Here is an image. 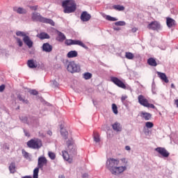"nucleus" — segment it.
<instances>
[{
    "label": "nucleus",
    "instance_id": "33",
    "mask_svg": "<svg viewBox=\"0 0 178 178\" xmlns=\"http://www.w3.org/2000/svg\"><path fill=\"white\" fill-rule=\"evenodd\" d=\"M93 138L95 143H99L101 141V138H99V134L98 133H94Z\"/></svg>",
    "mask_w": 178,
    "mask_h": 178
},
{
    "label": "nucleus",
    "instance_id": "30",
    "mask_svg": "<svg viewBox=\"0 0 178 178\" xmlns=\"http://www.w3.org/2000/svg\"><path fill=\"white\" fill-rule=\"evenodd\" d=\"M113 8L115 9V10H118V12L124 10V6L120 5H115L113 6Z\"/></svg>",
    "mask_w": 178,
    "mask_h": 178
},
{
    "label": "nucleus",
    "instance_id": "16",
    "mask_svg": "<svg viewBox=\"0 0 178 178\" xmlns=\"http://www.w3.org/2000/svg\"><path fill=\"white\" fill-rule=\"evenodd\" d=\"M57 38L56 40L59 41V42H63L65 40H66V35L65 34L59 31H57Z\"/></svg>",
    "mask_w": 178,
    "mask_h": 178
},
{
    "label": "nucleus",
    "instance_id": "2",
    "mask_svg": "<svg viewBox=\"0 0 178 178\" xmlns=\"http://www.w3.org/2000/svg\"><path fill=\"white\" fill-rule=\"evenodd\" d=\"M67 151L63 152V158L69 163H72L73 162V159L70 158V156H73V155H76L77 152L76 150V146L73 143V140L70 139L67 141Z\"/></svg>",
    "mask_w": 178,
    "mask_h": 178
},
{
    "label": "nucleus",
    "instance_id": "41",
    "mask_svg": "<svg viewBox=\"0 0 178 178\" xmlns=\"http://www.w3.org/2000/svg\"><path fill=\"white\" fill-rule=\"evenodd\" d=\"M112 110L113 113H115V115H118V106H116V104H112Z\"/></svg>",
    "mask_w": 178,
    "mask_h": 178
},
{
    "label": "nucleus",
    "instance_id": "49",
    "mask_svg": "<svg viewBox=\"0 0 178 178\" xmlns=\"http://www.w3.org/2000/svg\"><path fill=\"white\" fill-rule=\"evenodd\" d=\"M146 108H151L152 109H155V106L152 104H147V106H146Z\"/></svg>",
    "mask_w": 178,
    "mask_h": 178
},
{
    "label": "nucleus",
    "instance_id": "29",
    "mask_svg": "<svg viewBox=\"0 0 178 178\" xmlns=\"http://www.w3.org/2000/svg\"><path fill=\"white\" fill-rule=\"evenodd\" d=\"M82 76H83V79H84L85 80H90V79L92 77V74L90 72H85L83 74Z\"/></svg>",
    "mask_w": 178,
    "mask_h": 178
},
{
    "label": "nucleus",
    "instance_id": "24",
    "mask_svg": "<svg viewBox=\"0 0 178 178\" xmlns=\"http://www.w3.org/2000/svg\"><path fill=\"white\" fill-rule=\"evenodd\" d=\"M79 55V53H77V51L76 50H72L69 51L67 54V58H77V56Z\"/></svg>",
    "mask_w": 178,
    "mask_h": 178
},
{
    "label": "nucleus",
    "instance_id": "26",
    "mask_svg": "<svg viewBox=\"0 0 178 178\" xmlns=\"http://www.w3.org/2000/svg\"><path fill=\"white\" fill-rule=\"evenodd\" d=\"M147 63L149 65V66H156L158 64L156 63V60L154 58H149L147 60Z\"/></svg>",
    "mask_w": 178,
    "mask_h": 178
},
{
    "label": "nucleus",
    "instance_id": "36",
    "mask_svg": "<svg viewBox=\"0 0 178 178\" xmlns=\"http://www.w3.org/2000/svg\"><path fill=\"white\" fill-rule=\"evenodd\" d=\"M40 168L38 167L33 170V178H38V173L40 172Z\"/></svg>",
    "mask_w": 178,
    "mask_h": 178
},
{
    "label": "nucleus",
    "instance_id": "42",
    "mask_svg": "<svg viewBox=\"0 0 178 178\" xmlns=\"http://www.w3.org/2000/svg\"><path fill=\"white\" fill-rule=\"evenodd\" d=\"M115 26H126V22L124 21H119L115 22Z\"/></svg>",
    "mask_w": 178,
    "mask_h": 178
},
{
    "label": "nucleus",
    "instance_id": "28",
    "mask_svg": "<svg viewBox=\"0 0 178 178\" xmlns=\"http://www.w3.org/2000/svg\"><path fill=\"white\" fill-rule=\"evenodd\" d=\"M17 99L23 104H29V100L26 99V97L24 96H22V95H18Z\"/></svg>",
    "mask_w": 178,
    "mask_h": 178
},
{
    "label": "nucleus",
    "instance_id": "11",
    "mask_svg": "<svg viewBox=\"0 0 178 178\" xmlns=\"http://www.w3.org/2000/svg\"><path fill=\"white\" fill-rule=\"evenodd\" d=\"M22 40L25 45L28 46V48H33L34 42H33V40H31L30 36L26 35L24 38H23Z\"/></svg>",
    "mask_w": 178,
    "mask_h": 178
},
{
    "label": "nucleus",
    "instance_id": "62",
    "mask_svg": "<svg viewBox=\"0 0 178 178\" xmlns=\"http://www.w3.org/2000/svg\"><path fill=\"white\" fill-rule=\"evenodd\" d=\"M171 88H175V84L174 83L171 84Z\"/></svg>",
    "mask_w": 178,
    "mask_h": 178
},
{
    "label": "nucleus",
    "instance_id": "4",
    "mask_svg": "<svg viewBox=\"0 0 178 178\" xmlns=\"http://www.w3.org/2000/svg\"><path fill=\"white\" fill-rule=\"evenodd\" d=\"M27 146L33 149H40L42 147V142L40 139H31L27 142Z\"/></svg>",
    "mask_w": 178,
    "mask_h": 178
},
{
    "label": "nucleus",
    "instance_id": "61",
    "mask_svg": "<svg viewBox=\"0 0 178 178\" xmlns=\"http://www.w3.org/2000/svg\"><path fill=\"white\" fill-rule=\"evenodd\" d=\"M58 178H65V175H60L58 176Z\"/></svg>",
    "mask_w": 178,
    "mask_h": 178
},
{
    "label": "nucleus",
    "instance_id": "8",
    "mask_svg": "<svg viewBox=\"0 0 178 178\" xmlns=\"http://www.w3.org/2000/svg\"><path fill=\"white\" fill-rule=\"evenodd\" d=\"M48 163V160H47V158L45 156H40L38 159V167L42 170L44 169V165H47Z\"/></svg>",
    "mask_w": 178,
    "mask_h": 178
},
{
    "label": "nucleus",
    "instance_id": "56",
    "mask_svg": "<svg viewBox=\"0 0 178 178\" xmlns=\"http://www.w3.org/2000/svg\"><path fill=\"white\" fill-rule=\"evenodd\" d=\"M125 149H126V151H130V149H131V148L130 147V146H126Z\"/></svg>",
    "mask_w": 178,
    "mask_h": 178
},
{
    "label": "nucleus",
    "instance_id": "25",
    "mask_svg": "<svg viewBox=\"0 0 178 178\" xmlns=\"http://www.w3.org/2000/svg\"><path fill=\"white\" fill-rule=\"evenodd\" d=\"M113 129L115 131H122V125H120V123L115 122L112 125Z\"/></svg>",
    "mask_w": 178,
    "mask_h": 178
},
{
    "label": "nucleus",
    "instance_id": "45",
    "mask_svg": "<svg viewBox=\"0 0 178 178\" xmlns=\"http://www.w3.org/2000/svg\"><path fill=\"white\" fill-rule=\"evenodd\" d=\"M65 44H66L67 45H73V40H72V39L67 40L65 41Z\"/></svg>",
    "mask_w": 178,
    "mask_h": 178
},
{
    "label": "nucleus",
    "instance_id": "38",
    "mask_svg": "<svg viewBox=\"0 0 178 178\" xmlns=\"http://www.w3.org/2000/svg\"><path fill=\"white\" fill-rule=\"evenodd\" d=\"M125 57L127 58V59H134V54H133V53L131 52H126Z\"/></svg>",
    "mask_w": 178,
    "mask_h": 178
},
{
    "label": "nucleus",
    "instance_id": "54",
    "mask_svg": "<svg viewBox=\"0 0 178 178\" xmlns=\"http://www.w3.org/2000/svg\"><path fill=\"white\" fill-rule=\"evenodd\" d=\"M82 178H88V174L84 173L82 175Z\"/></svg>",
    "mask_w": 178,
    "mask_h": 178
},
{
    "label": "nucleus",
    "instance_id": "3",
    "mask_svg": "<svg viewBox=\"0 0 178 178\" xmlns=\"http://www.w3.org/2000/svg\"><path fill=\"white\" fill-rule=\"evenodd\" d=\"M64 13H74L77 9V5L74 0H64L62 2Z\"/></svg>",
    "mask_w": 178,
    "mask_h": 178
},
{
    "label": "nucleus",
    "instance_id": "20",
    "mask_svg": "<svg viewBox=\"0 0 178 178\" xmlns=\"http://www.w3.org/2000/svg\"><path fill=\"white\" fill-rule=\"evenodd\" d=\"M141 118L145 119V120H151V118H152V115L149 113L142 111L140 113Z\"/></svg>",
    "mask_w": 178,
    "mask_h": 178
},
{
    "label": "nucleus",
    "instance_id": "22",
    "mask_svg": "<svg viewBox=\"0 0 178 178\" xmlns=\"http://www.w3.org/2000/svg\"><path fill=\"white\" fill-rule=\"evenodd\" d=\"M37 37H38L40 40H49V38H51V36H49V35L45 32L40 33L37 35Z\"/></svg>",
    "mask_w": 178,
    "mask_h": 178
},
{
    "label": "nucleus",
    "instance_id": "39",
    "mask_svg": "<svg viewBox=\"0 0 178 178\" xmlns=\"http://www.w3.org/2000/svg\"><path fill=\"white\" fill-rule=\"evenodd\" d=\"M48 156L51 159V161H55V159L56 158V155L52 152H48Z\"/></svg>",
    "mask_w": 178,
    "mask_h": 178
},
{
    "label": "nucleus",
    "instance_id": "57",
    "mask_svg": "<svg viewBox=\"0 0 178 178\" xmlns=\"http://www.w3.org/2000/svg\"><path fill=\"white\" fill-rule=\"evenodd\" d=\"M113 30H115V31H119L120 30V27H114Z\"/></svg>",
    "mask_w": 178,
    "mask_h": 178
},
{
    "label": "nucleus",
    "instance_id": "44",
    "mask_svg": "<svg viewBox=\"0 0 178 178\" xmlns=\"http://www.w3.org/2000/svg\"><path fill=\"white\" fill-rule=\"evenodd\" d=\"M29 92L31 94V95H38V91L35 90H30Z\"/></svg>",
    "mask_w": 178,
    "mask_h": 178
},
{
    "label": "nucleus",
    "instance_id": "15",
    "mask_svg": "<svg viewBox=\"0 0 178 178\" xmlns=\"http://www.w3.org/2000/svg\"><path fill=\"white\" fill-rule=\"evenodd\" d=\"M14 12H16L19 15H26L27 13V10L26 8H22V7H14L13 8Z\"/></svg>",
    "mask_w": 178,
    "mask_h": 178
},
{
    "label": "nucleus",
    "instance_id": "7",
    "mask_svg": "<svg viewBox=\"0 0 178 178\" xmlns=\"http://www.w3.org/2000/svg\"><path fill=\"white\" fill-rule=\"evenodd\" d=\"M155 151L159 153V154L161 155L163 158H168L169 155H170L169 152H168L165 147H156Z\"/></svg>",
    "mask_w": 178,
    "mask_h": 178
},
{
    "label": "nucleus",
    "instance_id": "27",
    "mask_svg": "<svg viewBox=\"0 0 178 178\" xmlns=\"http://www.w3.org/2000/svg\"><path fill=\"white\" fill-rule=\"evenodd\" d=\"M27 65L31 69H35V67H37V65L34 63V60H29Z\"/></svg>",
    "mask_w": 178,
    "mask_h": 178
},
{
    "label": "nucleus",
    "instance_id": "47",
    "mask_svg": "<svg viewBox=\"0 0 178 178\" xmlns=\"http://www.w3.org/2000/svg\"><path fill=\"white\" fill-rule=\"evenodd\" d=\"M3 148L4 149H7L8 151H9V149H10L9 145L7 144V143L3 144Z\"/></svg>",
    "mask_w": 178,
    "mask_h": 178
},
{
    "label": "nucleus",
    "instance_id": "17",
    "mask_svg": "<svg viewBox=\"0 0 178 178\" xmlns=\"http://www.w3.org/2000/svg\"><path fill=\"white\" fill-rule=\"evenodd\" d=\"M166 23H167V26H168V27H169V29H170L172 27H175V26H176V21H175V19H173L170 17H167Z\"/></svg>",
    "mask_w": 178,
    "mask_h": 178
},
{
    "label": "nucleus",
    "instance_id": "9",
    "mask_svg": "<svg viewBox=\"0 0 178 178\" xmlns=\"http://www.w3.org/2000/svg\"><path fill=\"white\" fill-rule=\"evenodd\" d=\"M147 27L149 29V30L158 31V30H161V24L156 21L152 22L148 24Z\"/></svg>",
    "mask_w": 178,
    "mask_h": 178
},
{
    "label": "nucleus",
    "instance_id": "21",
    "mask_svg": "<svg viewBox=\"0 0 178 178\" xmlns=\"http://www.w3.org/2000/svg\"><path fill=\"white\" fill-rule=\"evenodd\" d=\"M60 134L65 140H67V136H69V132L66 129H63V125L60 124Z\"/></svg>",
    "mask_w": 178,
    "mask_h": 178
},
{
    "label": "nucleus",
    "instance_id": "37",
    "mask_svg": "<svg viewBox=\"0 0 178 178\" xmlns=\"http://www.w3.org/2000/svg\"><path fill=\"white\" fill-rule=\"evenodd\" d=\"M16 35H17V37H23V38H24L27 35V34H26V33L23 31H17L16 32Z\"/></svg>",
    "mask_w": 178,
    "mask_h": 178
},
{
    "label": "nucleus",
    "instance_id": "5",
    "mask_svg": "<svg viewBox=\"0 0 178 178\" xmlns=\"http://www.w3.org/2000/svg\"><path fill=\"white\" fill-rule=\"evenodd\" d=\"M67 70L70 73H79L80 72V65L76 63L74 61H71L68 63Z\"/></svg>",
    "mask_w": 178,
    "mask_h": 178
},
{
    "label": "nucleus",
    "instance_id": "13",
    "mask_svg": "<svg viewBox=\"0 0 178 178\" xmlns=\"http://www.w3.org/2000/svg\"><path fill=\"white\" fill-rule=\"evenodd\" d=\"M42 16L39 13L34 12L32 14V20L33 22H42Z\"/></svg>",
    "mask_w": 178,
    "mask_h": 178
},
{
    "label": "nucleus",
    "instance_id": "18",
    "mask_svg": "<svg viewBox=\"0 0 178 178\" xmlns=\"http://www.w3.org/2000/svg\"><path fill=\"white\" fill-rule=\"evenodd\" d=\"M72 45H79V47H82V48H84L85 49H88V47L81 40H72Z\"/></svg>",
    "mask_w": 178,
    "mask_h": 178
},
{
    "label": "nucleus",
    "instance_id": "58",
    "mask_svg": "<svg viewBox=\"0 0 178 178\" xmlns=\"http://www.w3.org/2000/svg\"><path fill=\"white\" fill-rule=\"evenodd\" d=\"M22 178H33V177L30 175H26V176L22 177Z\"/></svg>",
    "mask_w": 178,
    "mask_h": 178
},
{
    "label": "nucleus",
    "instance_id": "23",
    "mask_svg": "<svg viewBox=\"0 0 178 178\" xmlns=\"http://www.w3.org/2000/svg\"><path fill=\"white\" fill-rule=\"evenodd\" d=\"M41 23H46L47 24H50L51 26H55V22L54 20L45 17L42 18Z\"/></svg>",
    "mask_w": 178,
    "mask_h": 178
},
{
    "label": "nucleus",
    "instance_id": "53",
    "mask_svg": "<svg viewBox=\"0 0 178 178\" xmlns=\"http://www.w3.org/2000/svg\"><path fill=\"white\" fill-rule=\"evenodd\" d=\"M24 133L26 137H30V134L27 131H26V129H24Z\"/></svg>",
    "mask_w": 178,
    "mask_h": 178
},
{
    "label": "nucleus",
    "instance_id": "35",
    "mask_svg": "<svg viewBox=\"0 0 178 178\" xmlns=\"http://www.w3.org/2000/svg\"><path fill=\"white\" fill-rule=\"evenodd\" d=\"M106 19L108 20V22H118V18L113 17L111 15H106Z\"/></svg>",
    "mask_w": 178,
    "mask_h": 178
},
{
    "label": "nucleus",
    "instance_id": "59",
    "mask_svg": "<svg viewBox=\"0 0 178 178\" xmlns=\"http://www.w3.org/2000/svg\"><path fill=\"white\" fill-rule=\"evenodd\" d=\"M47 134H49V136H52V131H48Z\"/></svg>",
    "mask_w": 178,
    "mask_h": 178
},
{
    "label": "nucleus",
    "instance_id": "1",
    "mask_svg": "<svg viewBox=\"0 0 178 178\" xmlns=\"http://www.w3.org/2000/svg\"><path fill=\"white\" fill-rule=\"evenodd\" d=\"M120 161L118 159L108 158L106 163V168L113 176H119L123 173L127 167L119 166Z\"/></svg>",
    "mask_w": 178,
    "mask_h": 178
},
{
    "label": "nucleus",
    "instance_id": "43",
    "mask_svg": "<svg viewBox=\"0 0 178 178\" xmlns=\"http://www.w3.org/2000/svg\"><path fill=\"white\" fill-rule=\"evenodd\" d=\"M145 126L147 127V129H152V127H154V123L151 122H147L145 123Z\"/></svg>",
    "mask_w": 178,
    "mask_h": 178
},
{
    "label": "nucleus",
    "instance_id": "51",
    "mask_svg": "<svg viewBox=\"0 0 178 178\" xmlns=\"http://www.w3.org/2000/svg\"><path fill=\"white\" fill-rule=\"evenodd\" d=\"M4 90H5V85L0 86V92H3Z\"/></svg>",
    "mask_w": 178,
    "mask_h": 178
},
{
    "label": "nucleus",
    "instance_id": "19",
    "mask_svg": "<svg viewBox=\"0 0 178 178\" xmlns=\"http://www.w3.org/2000/svg\"><path fill=\"white\" fill-rule=\"evenodd\" d=\"M157 74L159 77L165 83H169V79H168V76H166V74L163 72H157Z\"/></svg>",
    "mask_w": 178,
    "mask_h": 178
},
{
    "label": "nucleus",
    "instance_id": "46",
    "mask_svg": "<svg viewBox=\"0 0 178 178\" xmlns=\"http://www.w3.org/2000/svg\"><path fill=\"white\" fill-rule=\"evenodd\" d=\"M29 8L31 9V10H37V9H38V6H30Z\"/></svg>",
    "mask_w": 178,
    "mask_h": 178
},
{
    "label": "nucleus",
    "instance_id": "14",
    "mask_svg": "<svg viewBox=\"0 0 178 178\" xmlns=\"http://www.w3.org/2000/svg\"><path fill=\"white\" fill-rule=\"evenodd\" d=\"M42 49L43 52H52V45L49 43H44L42 46Z\"/></svg>",
    "mask_w": 178,
    "mask_h": 178
},
{
    "label": "nucleus",
    "instance_id": "48",
    "mask_svg": "<svg viewBox=\"0 0 178 178\" xmlns=\"http://www.w3.org/2000/svg\"><path fill=\"white\" fill-rule=\"evenodd\" d=\"M52 84L54 87H59V83L56 81H52Z\"/></svg>",
    "mask_w": 178,
    "mask_h": 178
},
{
    "label": "nucleus",
    "instance_id": "31",
    "mask_svg": "<svg viewBox=\"0 0 178 178\" xmlns=\"http://www.w3.org/2000/svg\"><path fill=\"white\" fill-rule=\"evenodd\" d=\"M9 170L10 173H15L16 172V164L15 163H11L9 166Z\"/></svg>",
    "mask_w": 178,
    "mask_h": 178
},
{
    "label": "nucleus",
    "instance_id": "50",
    "mask_svg": "<svg viewBox=\"0 0 178 178\" xmlns=\"http://www.w3.org/2000/svg\"><path fill=\"white\" fill-rule=\"evenodd\" d=\"M123 88L124 90H129V91H131V92L133 91V89H131V87H130L129 86L125 85V88Z\"/></svg>",
    "mask_w": 178,
    "mask_h": 178
},
{
    "label": "nucleus",
    "instance_id": "40",
    "mask_svg": "<svg viewBox=\"0 0 178 178\" xmlns=\"http://www.w3.org/2000/svg\"><path fill=\"white\" fill-rule=\"evenodd\" d=\"M16 42L18 44V46L22 48V47H23V40H22V39H20L19 38L16 37L15 38Z\"/></svg>",
    "mask_w": 178,
    "mask_h": 178
},
{
    "label": "nucleus",
    "instance_id": "60",
    "mask_svg": "<svg viewBox=\"0 0 178 178\" xmlns=\"http://www.w3.org/2000/svg\"><path fill=\"white\" fill-rule=\"evenodd\" d=\"M175 105H177V108H178V99L175 100Z\"/></svg>",
    "mask_w": 178,
    "mask_h": 178
},
{
    "label": "nucleus",
    "instance_id": "52",
    "mask_svg": "<svg viewBox=\"0 0 178 178\" xmlns=\"http://www.w3.org/2000/svg\"><path fill=\"white\" fill-rule=\"evenodd\" d=\"M126 99H127V96H122L121 97V101H122V103H124V101H126Z\"/></svg>",
    "mask_w": 178,
    "mask_h": 178
},
{
    "label": "nucleus",
    "instance_id": "10",
    "mask_svg": "<svg viewBox=\"0 0 178 178\" xmlns=\"http://www.w3.org/2000/svg\"><path fill=\"white\" fill-rule=\"evenodd\" d=\"M138 102L140 105H142V106H145V108H147L149 102H148V99H147L145 98V97H144V95H139L138 97Z\"/></svg>",
    "mask_w": 178,
    "mask_h": 178
},
{
    "label": "nucleus",
    "instance_id": "55",
    "mask_svg": "<svg viewBox=\"0 0 178 178\" xmlns=\"http://www.w3.org/2000/svg\"><path fill=\"white\" fill-rule=\"evenodd\" d=\"M137 30H138L137 28H133V29H131V31H132V33H136V32H137Z\"/></svg>",
    "mask_w": 178,
    "mask_h": 178
},
{
    "label": "nucleus",
    "instance_id": "6",
    "mask_svg": "<svg viewBox=\"0 0 178 178\" xmlns=\"http://www.w3.org/2000/svg\"><path fill=\"white\" fill-rule=\"evenodd\" d=\"M111 80L115 86H118V87H120V88H125L126 85L123 81H122L120 79H119L118 77L112 76L111 78Z\"/></svg>",
    "mask_w": 178,
    "mask_h": 178
},
{
    "label": "nucleus",
    "instance_id": "32",
    "mask_svg": "<svg viewBox=\"0 0 178 178\" xmlns=\"http://www.w3.org/2000/svg\"><path fill=\"white\" fill-rule=\"evenodd\" d=\"M22 154L25 159H28V161H31V156H30V154H29V152L22 150Z\"/></svg>",
    "mask_w": 178,
    "mask_h": 178
},
{
    "label": "nucleus",
    "instance_id": "12",
    "mask_svg": "<svg viewBox=\"0 0 178 178\" xmlns=\"http://www.w3.org/2000/svg\"><path fill=\"white\" fill-rule=\"evenodd\" d=\"M82 22H88L91 19V15H90L87 11H83L80 17Z\"/></svg>",
    "mask_w": 178,
    "mask_h": 178
},
{
    "label": "nucleus",
    "instance_id": "34",
    "mask_svg": "<svg viewBox=\"0 0 178 178\" xmlns=\"http://www.w3.org/2000/svg\"><path fill=\"white\" fill-rule=\"evenodd\" d=\"M19 120L22 123H26V124H29V118L27 116H19Z\"/></svg>",
    "mask_w": 178,
    "mask_h": 178
}]
</instances>
